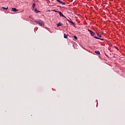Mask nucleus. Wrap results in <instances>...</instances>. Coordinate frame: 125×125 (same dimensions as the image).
I'll list each match as a JSON object with an SVG mask.
<instances>
[{
	"instance_id": "obj_9",
	"label": "nucleus",
	"mask_w": 125,
	"mask_h": 125,
	"mask_svg": "<svg viewBox=\"0 0 125 125\" xmlns=\"http://www.w3.org/2000/svg\"><path fill=\"white\" fill-rule=\"evenodd\" d=\"M62 25H63V24H62V23L61 22H59L57 24V27H60V26H62Z\"/></svg>"
},
{
	"instance_id": "obj_4",
	"label": "nucleus",
	"mask_w": 125,
	"mask_h": 125,
	"mask_svg": "<svg viewBox=\"0 0 125 125\" xmlns=\"http://www.w3.org/2000/svg\"><path fill=\"white\" fill-rule=\"evenodd\" d=\"M57 1H58V2H59L60 3H61V4H63V5L66 4V3L61 1L60 0H57Z\"/></svg>"
},
{
	"instance_id": "obj_3",
	"label": "nucleus",
	"mask_w": 125,
	"mask_h": 125,
	"mask_svg": "<svg viewBox=\"0 0 125 125\" xmlns=\"http://www.w3.org/2000/svg\"><path fill=\"white\" fill-rule=\"evenodd\" d=\"M67 21L71 23V24H72V25H73V26H76V24H75V22H73L72 21H70L69 20H67Z\"/></svg>"
},
{
	"instance_id": "obj_2",
	"label": "nucleus",
	"mask_w": 125,
	"mask_h": 125,
	"mask_svg": "<svg viewBox=\"0 0 125 125\" xmlns=\"http://www.w3.org/2000/svg\"><path fill=\"white\" fill-rule=\"evenodd\" d=\"M88 32H89L91 36H92V37H94V36L95 35V33H94V32H93L89 29H88Z\"/></svg>"
},
{
	"instance_id": "obj_10",
	"label": "nucleus",
	"mask_w": 125,
	"mask_h": 125,
	"mask_svg": "<svg viewBox=\"0 0 125 125\" xmlns=\"http://www.w3.org/2000/svg\"><path fill=\"white\" fill-rule=\"evenodd\" d=\"M64 39H68V35H66V34H64Z\"/></svg>"
},
{
	"instance_id": "obj_1",
	"label": "nucleus",
	"mask_w": 125,
	"mask_h": 125,
	"mask_svg": "<svg viewBox=\"0 0 125 125\" xmlns=\"http://www.w3.org/2000/svg\"><path fill=\"white\" fill-rule=\"evenodd\" d=\"M34 22L36 23L37 24H39V25H40L41 26L44 25V22L42 21V20H39L38 21H35Z\"/></svg>"
},
{
	"instance_id": "obj_15",
	"label": "nucleus",
	"mask_w": 125,
	"mask_h": 125,
	"mask_svg": "<svg viewBox=\"0 0 125 125\" xmlns=\"http://www.w3.org/2000/svg\"><path fill=\"white\" fill-rule=\"evenodd\" d=\"M53 11H54V12H57V13H58V12H59V11H56L55 10H54Z\"/></svg>"
},
{
	"instance_id": "obj_14",
	"label": "nucleus",
	"mask_w": 125,
	"mask_h": 125,
	"mask_svg": "<svg viewBox=\"0 0 125 125\" xmlns=\"http://www.w3.org/2000/svg\"><path fill=\"white\" fill-rule=\"evenodd\" d=\"M74 39H75L76 40H78V37H77V36H74Z\"/></svg>"
},
{
	"instance_id": "obj_11",
	"label": "nucleus",
	"mask_w": 125,
	"mask_h": 125,
	"mask_svg": "<svg viewBox=\"0 0 125 125\" xmlns=\"http://www.w3.org/2000/svg\"><path fill=\"white\" fill-rule=\"evenodd\" d=\"M35 6H36V3H34L32 5V8L35 9Z\"/></svg>"
},
{
	"instance_id": "obj_8",
	"label": "nucleus",
	"mask_w": 125,
	"mask_h": 125,
	"mask_svg": "<svg viewBox=\"0 0 125 125\" xmlns=\"http://www.w3.org/2000/svg\"><path fill=\"white\" fill-rule=\"evenodd\" d=\"M94 38L95 39H97V40H101L102 41H104V40H103V39H101V38H99L96 36H94Z\"/></svg>"
},
{
	"instance_id": "obj_12",
	"label": "nucleus",
	"mask_w": 125,
	"mask_h": 125,
	"mask_svg": "<svg viewBox=\"0 0 125 125\" xmlns=\"http://www.w3.org/2000/svg\"><path fill=\"white\" fill-rule=\"evenodd\" d=\"M2 9H5V10H7V9H8V7H7V8L2 7Z\"/></svg>"
},
{
	"instance_id": "obj_5",
	"label": "nucleus",
	"mask_w": 125,
	"mask_h": 125,
	"mask_svg": "<svg viewBox=\"0 0 125 125\" xmlns=\"http://www.w3.org/2000/svg\"><path fill=\"white\" fill-rule=\"evenodd\" d=\"M58 13L60 14V16H62V17H64V18H66V17H65L64 15H63V14L61 12H58Z\"/></svg>"
},
{
	"instance_id": "obj_16",
	"label": "nucleus",
	"mask_w": 125,
	"mask_h": 125,
	"mask_svg": "<svg viewBox=\"0 0 125 125\" xmlns=\"http://www.w3.org/2000/svg\"><path fill=\"white\" fill-rule=\"evenodd\" d=\"M35 11H37V12H39V11H37V9H35Z\"/></svg>"
},
{
	"instance_id": "obj_6",
	"label": "nucleus",
	"mask_w": 125,
	"mask_h": 125,
	"mask_svg": "<svg viewBox=\"0 0 125 125\" xmlns=\"http://www.w3.org/2000/svg\"><path fill=\"white\" fill-rule=\"evenodd\" d=\"M12 11H14V12H17L18 11V9H16V8H12Z\"/></svg>"
},
{
	"instance_id": "obj_7",
	"label": "nucleus",
	"mask_w": 125,
	"mask_h": 125,
	"mask_svg": "<svg viewBox=\"0 0 125 125\" xmlns=\"http://www.w3.org/2000/svg\"><path fill=\"white\" fill-rule=\"evenodd\" d=\"M97 34V36H98V37H99V38H102V35H101V33H98Z\"/></svg>"
},
{
	"instance_id": "obj_13",
	"label": "nucleus",
	"mask_w": 125,
	"mask_h": 125,
	"mask_svg": "<svg viewBox=\"0 0 125 125\" xmlns=\"http://www.w3.org/2000/svg\"><path fill=\"white\" fill-rule=\"evenodd\" d=\"M95 53H96L97 54H100V52H99V51H95Z\"/></svg>"
}]
</instances>
